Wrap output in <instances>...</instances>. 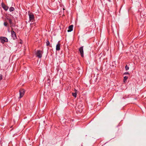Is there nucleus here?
Wrapping results in <instances>:
<instances>
[{"label": "nucleus", "instance_id": "f257e3e1", "mask_svg": "<svg viewBox=\"0 0 146 146\" xmlns=\"http://www.w3.org/2000/svg\"><path fill=\"white\" fill-rule=\"evenodd\" d=\"M42 51L40 50H38L37 51L35 54L36 56L39 58H41L42 56Z\"/></svg>", "mask_w": 146, "mask_h": 146}, {"label": "nucleus", "instance_id": "f03ea898", "mask_svg": "<svg viewBox=\"0 0 146 146\" xmlns=\"http://www.w3.org/2000/svg\"><path fill=\"white\" fill-rule=\"evenodd\" d=\"M1 42L2 44H4L5 42H7L8 41L7 38L5 37H0Z\"/></svg>", "mask_w": 146, "mask_h": 146}, {"label": "nucleus", "instance_id": "7ed1b4c3", "mask_svg": "<svg viewBox=\"0 0 146 146\" xmlns=\"http://www.w3.org/2000/svg\"><path fill=\"white\" fill-rule=\"evenodd\" d=\"M11 36L12 37L13 40H15L17 38V36L15 31L13 30V28H11Z\"/></svg>", "mask_w": 146, "mask_h": 146}, {"label": "nucleus", "instance_id": "20e7f679", "mask_svg": "<svg viewBox=\"0 0 146 146\" xmlns=\"http://www.w3.org/2000/svg\"><path fill=\"white\" fill-rule=\"evenodd\" d=\"M79 51L80 52L81 56L82 57H84V51L83 46H82L80 47L79 48Z\"/></svg>", "mask_w": 146, "mask_h": 146}, {"label": "nucleus", "instance_id": "39448f33", "mask_svg": "<svg viewBox=\"0 0 146 146\" xmlns=\"http://www.w3.org/2000/svg\"><path fill=\"white\" fill-rule=\"evenodd\" d=\"M29 21H32L34 19V16L32 13H29Z\"/></svg>", "mask_w": 146, "mask_h": 146}, {"label": "nucleus", "instance_id": "423d86ee", "mask_svg": "<svg viewBox=\"0 0 146 146\" xmlns=\"http://www.w3.org/2000/svg\"><path fill=\"white\" fill-rule=\"evenodd\" d=\"M25 90L23 89H22L19 90V93H20V97L19 98H21L23 96L24 93H25Z\"/></svg>", "mask_w": 146, "mask_h": 146}, {"label": "nucleus", "instance_id": "0eeeda50", "mask_svg": "<svg viewBox=\"0 0 146 146\" xmlns=\"http://www.w3.org/2000/svg\"><path fill=\"white\" fill-rule=\"evenodd\" d=\"M1 6L2 8L6 11H7L9 8V7L6 6L3 2L1 3Z\"/></svg>", "mask_w": 146, "mask_h": 146}, {"label": "nucleus", "instance_id": "6e6552de", "mask_svg": "<svg viewBox=\"0 0 146 146\" xmlns=\"http://www.w3.org/2000/svg\"><path fill=\"white\" fill-rule=\"evenodd\" d=\"M73 26L72 25H70L68 27L69 29L68 30V32H69L72 31L73 30Z\"/></svg>", "mask_w": 146, "mask_h": 146}, {"label": "nucleus", "instance_id": "1a4fd4ad", "mask_svg": "<svg viewBox=\"0 0 146 146\" xmlns=\"http://www.w3.org/2000/svg\"><path fill=\"white\" fill-rule=\"evenodd\" d=\"M60 44L58 43L56 45V50L57 51H59L60 49Z\"/></svg>", "mask_w": 146, "mask_h": 146}, {"label": "nucleus", "instance_id": "9d476101", "mask_svg": "<svg viewBox=\"0 0 146 146\" xmlns=\"http://www.w3.org/2000/svg\"><path fill=\"white\" fill-rule=\"evenodd\" d=\"M75 92H72V94L73 96L76 98V97L78 91L76 90L75 89Z\"/></svg>", "mask_w": 146, "mask_h": 146}, {"label": "nucleus", "instance_id": "9b49d317", "mask_svg": "<svg viewBox=\"0 0 146 146\" xmlns=\"http://www.w3.org/2000/svg\"><path fill=\"white\" fill-rule=\"evenodd\" d=\"M7 20H9V22L10 24V25H11L13 23L12 22V20L11 19H9V18H7Z\"/></svg>", "mask_w": 146, "mask_h": 146}, {"label": "nucleus", "instance_id": "f8f14e48", "mask_svg": "<svg viewBox=\"0 0 146 146\" xmlns=\"http://www.w3.org/2000/svg\"><path fill=\"white\" fill-rule=\"evenodd\" d=\"M128 77L127 76H125L123 78V82L125 83L126 82V80L127 79Z\"/></svg>", "mask_w": 146, "mask_h": 146}, {"label": "nucleus", "instance_id": "ddd939ff", "mask_svg": "<svg viewBox=\"0 0 146 146\" xmlns=\"http://www.w3.org/2000/svg\"><path fill=\"white\" fill-rule=\"evenodd\" d=\"M46 45L47 46H50V42L48 40H46Z\"/></svg>", "mask_w": 146, "mask_h": 146}, {"label": "nucleus", "instance_id": "4468645a", "mask_svg": "<svg viewBox=\"0 0 146 146\" xmlns=\"http://www.w3.org/2000/svg\"><path fill=\"white\" fill-rule=\"evenodd\" d=\"M9 10L10 11L12 12L15 10V9L13 7H11L10 8Z\"/></svg>", "mask_w": 146, "mask_h": 146}, {"label": "nucleus", "instance_id": "2eb2a0df", "mask_svg": "<svg viewBox=\"0 0 146 146\" xmlns=\"http://www.w3.org/2000/svg\"><path fill=\"white\" fill-rule=\"evenodd\" d=\"M125 68L126 70H127L129 69V67L128 66H127V65H126L125 67Z\"/></svg>", "mask_w": 146, "mask_h": 146}, {"label": "nucleus", "instance_id": "dca6fc26", "mask_svg": "<svg viewBox=\"0 0 146 146\" xmlns=\"http://www.w3.org/2000/svg\"><path fill=\"white\" fill-rule=\"evenodd\" d=\"M8 25V23L6 22H4V25L5 26L7 27Z\"/></svg>", "mask_w": 146, "mask_h": 146}, {"label": "nucleus", "instance_id": "f3484780", "mask_svg": "<svg viewBox=\"0 0 146 146\" xmlns=\"http://www.w3.org/2000/svg\"><path fill=\"white\" fill-rule=\"evenodd\" d=\"M124 75H129V72H125L123 74Z\"/></svg>", "mask_w": 146, "mask_h": 146}, {"label": "nucleus", "instance_id": "a211bd4d", "mask_svg": "<svg viewBox=\"0 0 146 146\" xmlns=\"http://www.w3.org/2000/svg\"><path fill=\"white\" fill-rule=\"evenodd\" d=\"M11 25L10 27L11 28H12V27H14L15 26V25H13V23L11 25Z\"/></svg>", "mask_w": 146, "mask_h": 146}, {"label": "nucleus", "instance_id": "6ab92c4d", "mask_svg": "<svg viewBox=\"0 0 146 146\" xmlns=\"http://www.w3.org/2000/svg\"><path fill=\"white\" fill-rule=\"evenodd\" d=\"M2 79V75L1 74H0V80Z\"/></svg>", "mask_w": 146, "mask_h": 146}, {"label": "nucleus", "instance_id": "aec40b11", "mask_svg": "<svg viewBox=\"0 0 146 146\" xmlns=\"http://www.w3.org/2000/svg\"><path fill=\"white\" fill-rule=\"evenodd\" d=\"M52 141H54V142H55V143H56V140L55 139H52Z\"/></svg>", "mask_w": 146, "mask_h": 146}, {"label": "nucleus", "instance_id": "412c9836", "mask_svg": "<svg viewBox=\"0 0 146 146\" xmlns=\"http://www.w3.org/2000/svg\"><path fill=\"white\" fill-rule=\"evenodd\" d=\"M108 1L109 2H111V0H108Z\"/></svg>", "mask_w": 146, "mask_h": 146}, {"label": "nucleus", "instance_id": "4be33fe9", "mask_svg": "<svg viewBox=\"0 0 146 146\" xmlns=\"http://www.w3.org/2000/svg\"><path fill=\"white\" fill-rule=\"evenodd\" d=\"M8 32H10V31H9V29H8Z\"/></svg>", "mask_w": 146, "mask_h": 146}, {"label": "nucleus", "instance_id": "5701e85b", "mask_svg": "<svg viewBox=\"0 0 146 146\" xmlns=\"http://www.w3.org/2000/svg\"><path fill=\"white\" fill-rule=\"evenodd\" d=\"M12 126L11 127V128H12Z\"/></svg>", "mask_w": 146, "mask_h": 146}, {"label": "nucleus", "instance_id": "b1692460", "mask_svg": "<svg viewBox=\"0 0 146 146\" xmlns=\"http://www.w3.org/2000/svg\"><path fill=\"white\" fill-rule=\"evenodd\" d=\"M52 144H55V143H52Z\"/></svg>", "mask_w": 146, "mask_h": 146}]
</instances>
